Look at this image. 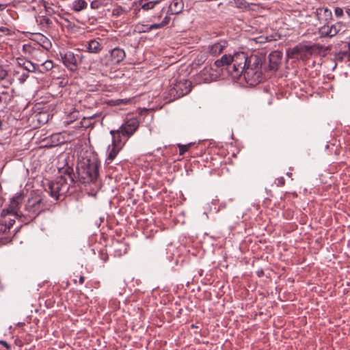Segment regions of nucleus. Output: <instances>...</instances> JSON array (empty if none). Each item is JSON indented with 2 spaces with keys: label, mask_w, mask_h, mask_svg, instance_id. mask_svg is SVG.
<instances>
[{
  "label": "nucleus",
  "mask_w": 350,
  "mask_h": 350,
  "mask_svg": "<svg viewBox=\"0 0 350 350\" xmlns=\"http://www.w3.org/2000/svg\"><path fill=\"white\" fill-rule=\"evenodd\" d=\"M161 1V0H153L150 1H147V0H140L139 5L142 10L148 11L153 9L155 5L159 4Z\"/></svg>",
  "instance_id": "nucleus-21"
},
{
  "label": "nucleus",
  "mask_w": 350,
  "mask_h": 350,
  "mask_svg": "<svg viewBox=\"0 0 350 350\" xmlns=\"http://www.w3.org/2000/svg\"><path fill=\"white\" fill-rule=\"evenodd\" d=\"M317 16L318 19L323 23H325L332 17V12L324 8H318L317 10Z\"/></svg>",
  "instance_id": "nucleus-19"
},
{
  "label": "nucleus",
  "mask_w": 350,
  "mask_h": 350,
  "mask_svg": "<svg viewBox=\"0 0 350 350\" xmlns=\"http://www.w3.org/2000/svg\"><path fill=\"white\" fill-rule=\"evenodd\" d=\"M214 66H215L217 68H219L224 66V63L221 62L220 59H217L214 62Z\"/></svg>",
  "instance_id": "nucleus-41"
},
{
  "label": "nucleus",
  "mask_w": 350,
  "mask_h": 350,
  "mask_svg": "<svg viewBox=\"0 0 350 350\" xmlns=\"http://www.w3.org/2000/svg\"><path fill=\"white\" fill-rule=\"evenodd\" d=\"M44 208L42 199L40 196H35L29 199L25 204V211L28 212V217L33 219L37 217Z\"/></svg>",
  "instance_id": "nucleus-8"
},
{
  "label": "nucleus",
  "mask_w": 350,
  "mask_h": 350,
  "mask_svg": "<svg viewBox=\"0 0 350 350\" xmlns=\"http://www.w3.org/2000/svg\"><path fill=\"white\" fill-rule=\"evenodd\" d=\"M53 68V62L51 60H46L41 64H38L37 70L39 72L44 73L51 70Z\"/></svg>",
  "instance_id": "nucleus-23"
},
{
  "label": "nucleus",
  "mask_w": 350,
  "mask_h": 350,
  "mask_svg": "<svg viewBox=\"0 0 350 350\" xmlns=\"http://www.w3.org/2000/svg\"><path fill=\"white\" fill-rule=\"evenodd\" d=\"M3 219L0 220V234H4L8 232L10 230L8 226H6V218L3 217Z\"/></svg>",
  "instance_id": "nucleus-27"
},
{
  "label": "nucleus",
  "mask_w": 350,
  "mask_h": 350,
  "mask_svg": "<svg viewBox=\"0 0 350 350\" xmlns=\"http://www.w3.org/2000/svg\"><path fill=\"white\" fill-rule=\"evenodd\" d=\"M16 62L20 67H22L28 72H35L37 70L38 64H33L25 58L18 57Z\"/></svg>",
  "instance_id": "nucleus-17"
},
{
  "label": "nucleus",
  "mask_w": 350,
  "mask_h": 350,
  "mask_svg": "<svg viewBox=\"0 0 350 350\" xmlns=\"http://www.w3.org/2000/svg\"><path fill=\"white\" fill-rule=\"evenodd\" d=\"M60 56L64 65L70 71H76L78 69L77 57L73 52L66 51L60 53Z\"/></svg>",
  "instance_id": "nucleus-9"
},
{
  "label": "nucleus",
  "mask_w": 350,
  "mask_h": 350,
  "mask_svg": "<svg viewBox=\"0 0 350 350\" xmlns=\"http://www.w3.org/2000/svg\"><path fill=\"white\" fill-rule=\"evenodd\" d=\"M5 8V5L3 3H0V10H3Z\"/></svg>",
  "instance_id": "nucleus-46"
},
{
  "label": "nucleus",
  "mask_w": 350,
  "mask_h": 350,
  "mask_svg": "<svg viewBox=\"0 0 350 350\" xmlns=\"http://www.w3.org/2000/svg\"><path fill=\"white\" fill-rule=\"evenodd\" d=\"M306 49V46H296L288 50L287 56L288 58H298V56Z\"/></svg>",
  "instance_id": "nucleus-20"
},
{
  "label": "nucleus",
  "mask_w": 350,
  "mask_h": 350,
  "mask_svg": "<svg viewBox=\"0 0 350 350\" xmlns=\"http://www.w3.org/2000/svg\"><path fill=\"white\" fill-rule=\"evenodd\" d=\"M13 216H14V215H13ZM16 217H14V218L6 219V226H8L9 230L14 225V224L15 223V218Z\"/></svg>",
  "instance_id": "nucleus-30"
},
{
  "label": "nucleus",
  "mask_w": 350,
  "mask_h": 350,
  "mask_svg": "<svg viewBox=\"0 0 350 350\" xmlns=\"http://www.w3.org/2000/svg\"><path fill=\"white\" fill-rule=\"evenodd\" d=\"M42 23H44L46 25H51L52 23L51 21L48 17H43L42 21Z\"/></svg>",
  "instance_id": "nucleus-40"
},
{
  "label": "nucleus",
  "mask_w": 350,
  "mask_h": 350,
  "mask_svg": "<svg viewBox=\"0 0 350 350\" xmlns=\"http://www.w3.org/2000/svg\"><path fill=\"white\" fill-rule=\"evenodd\" d=\"M10 30L5 27H0V33H3V35H9L10 34ZM1 36V34H0Z\"/></svg>",
  "instance_id": "nucleus-34"
},
{
  "label": "nucleus",
  "mask_w": 350,
  "mask_h": 350,
  "mask_svg": "<svg viewBox=\"0 0 350 350\" xmlns=\"http://www.w3.org/2000/svg\"><path fill=\"white\" fill-rule=\"evenodd\" d=\"M100 162L94 155L83 157L77 165V173L81 183L95 182L99 175Z\"/></svg>",
  "instance_id": "nucleus-2"
},
{
  "label": "nucleus",
  "mask_w": 350,
  "mask_h": 350,
  "mask_svg": "<svg viewBox=\"0 0 350 350\" xmlns=\"http://www.w3.org/2000/svg\"><path fill=\"white\" fill-rule=\"evenodd\" d=\"M114 137V136H112V144L109 146L107 149L108 153L106 159V162L107 164H109L113 161V159L122 149V147L125 144L124 142H116Z\"/></svg>",
  "instance_id": "nucleus-11"
},
{
  "label": "nucleus",
  "mask_w": 350,
  "mask_h": 350,
  "mask_svg": "<svg viewBox=\"0 0 350 350\" xmlns=\"http://www.w3.org/2000/svg\"><path fill=\"white\" fill-rule=\"evenodd\" d=\"M74 177L73 170L68 167L64 170L62 175L48 183L45 191L55 200L64 199L70 185L75 181Z\"/></svg>",
  "instance_id": "nucleus-1"
},
{
  "label": "nucleus",
  "mask_w": 350,
  "mask_h": 350,
  "mask_svg": "<svg viewBox=\"0 0 350 350\" xmlns=\"http://www.w3.org/2000/svg\"><path fill=\"white\" fill-rule=\"evenodd\" d=\"M163 25H161V23H154V24H152V25H150V31L153 30V29H161V28H163Z\"/></svg>",
  "instance_id": "nucleus-35"
},
{
  "label": "nucleus",
  "mask_w": 350,
  "mask_h": 350,
  "mask_svg": "<svg viewBox=\"0 0 350 350\" xmlns=\"http://www.w3.org/2000/svg\"><path fill=\"white\" fill-rule=\"evenodd\" d=\"M79 114V112L77 111H74L70 113V117L71 119L76 120L78 118L77 115Z\"/></svg>",
  "instance_id": "nucleus-38"
},
{
  "label": "nucleus",
  "mask_w": 350,
  "mask_h": 350,
  "mask_svg": "<svg viewBox=\"0 0 350 350\" xmlns=\"http://www.w3.org/2000/svg\"><path fill=\"white\" fill-rule=\"evenodd\" d=\"M228 46V42L226 40H220L218 42L208 46V52L213 55H218Z\"/></svg>",
  "instance_id": "nucleus-16"
},
{
  "label": "nucleus",
  "mask_w": 350,
  "mask_h": 350,
  "mask_svg": "<svg viewBox=\"0 0 350 350\" xmlns=\"http://www.w3.org/2000/svg\"><path fill=\"white\" fill-rule=\"evenodd\" d=\"M336 59L337 60H339V61L342 62V61H343L345 59V57L344 55H342V53H340V52H338V53L336 54Z\"/></svg>",
  "instance_id": "nucleus-36"
},
{
  "label": "nucleus",
  "mask_w": 350,
  "mask_h": 350,
  "mask_svg": "<svg viewBox=\"0 0 350 350\" xmlns=\"http://www.w3.org/2000/svg\"><path fill=\"white\" fill-rule=\"evenodd\" d=\"M346 13L347 14V15L350 18V8H347L346 9Z\"/></svg>",
  "instance_id": "nucleus-47"
},
{
  "label": "nucleus",
  "mask_w": 350,
  "mask_h": 350,
  "mask_svg": "<svg viewBox=\"0 0 350 350\" xmlns=\"http://www.w3.org/2000/svg\"><path fill=\"white\" fill-rule=\"evenodd\" d=\"M8 75L7 71L0 66V81L3 80Z\"/></svg>",
  "instance_id": "nucleus-33"
},
{
  "label": "nucleus",
  "mask_w": 350,
  "mask_h": 350,
  "mask_svg": "<svg viewBox=\"0 0 350 350\" xmlns=\"http://www.w3.org/2000/svg\"><path fill=\"white\" fill-rule=\"evenodd\" d=\"M126 57L123 49L115 47L109 51L108 53L100 57L99 64L103 68H112L119 65Z\"/></svg>",
  "instance_id": "nucleus-6"
},
{
  "label": "nucleus",
  "mask_w": 350,
  "mask_h": 350,
  "mask_svg": "<svg viewBox=\"0 0 350 350\" xmlns=\"http://www.w3.org/2000/svg\"><path fill=\"white\" fill-rule=\"evenodd\" d=\"M235 6L241 10H247L250 4L245 0H233Z\"/></svg>",
  "instance_id": "nucleus-26"
},
{
  "label": "nucleus",
  "mask_w": 350,
  "mask_h": 350,
  "mask_svg": "<svg viewBox=\"0 0 350 350\" xmlns=\"http://www.w3.org/2000/svg\"><path fill=\"white\" fill-rule=\"evenodd\" d=\"M127 12L128 11L125 8L120 5H117L112 10V16L115 17H119L126 14Z\"/></svg>",
  "instance_id": "nucleus-24"
},
{
  "label": "nucleus",
  "mask_w": 350,
  "mask_h": 350,
  "mask_svg": "<svg viewBox=\"0 0 350 350\" xmlns=\"http://www.w3.org/2000/svg\"><path fill=\"white\" fill-rule=\"evenodd\" d=\"M334 13L337 17H342L344 14L343 10L338 7L335 8Z\"/></svg>",
  "instance_id": "nucleus-32"
},
{
  "label": "nucleus",
  "mask_w": 350,
  "mask_h": 350,
  "mask_svg": "<svg viewBox=\"0 0 350 350\" xmlns=\"http://www.w3.org/2000/svg\"><path fill=\"white\" fill-rule=\"evenodd\" d=\"M170 20V17L166 16L163 18V20L161 22V25H163V27H165V25H167L169 23Z\"/></svg>",
  "instance_id": "nucleus-37"
},
{
  "label": "nucleus",
  "mask_w": 350,
  "mask_h": 350,
  "mask_svg": "<svg viewBox=\"0 0 350 350\" xmlns=\"http://www.w3.org/2000/svg\"><path fill=\"white\" fill-rule=\"evenodd\" d=\"M341 29V24L338 23L332 25H324L319 29V33L321 37H334Z\"/></svg>",
  "instance_id": "nucleus-12"
},
{
  "label": "nucleus",
  "mask_w": 350,
  "mask_h": 350,
  "mask_svg": "<svg viewBox=\"0 0 350 350\" xmlns=\"http://www.w3.org/2000/svg\"><path fill=\"white\" fill-rule=\"evenodd\" d=\"M8 94L6 91L0 92V103L3 102V96H7Z\"/></svg>",
  "instance_id": "nucleus-42"
},
{
  "label": "nucleus",
  "mask_w": 350,
  "mask_h": 350,
  "mask_svg": "<svg viewBox=\"0 0 350 350\" xmlns=\"http://www.w3.org/2000/svg\"><path fill=\"white\" fill-rule=\"evenodd\" d=\"M87 7L88 3L85 0H75L71 5L72 9L77 12L86 9Z\"/></svg>",
  "instance_id": "nucleus-22"
},
{
  "label": "nucleus",
  "mask_w": 350,
  "mask_h": 350,
  "mask_svg": "<svg viewBox=\"0 0 350 350\" xmlns=\"http://www.w3.org/2000/svg\"><path fill=\"white\" fill-rule=\"evenodd\" d=\"M23 196L21 194L17 195L13 197L9 204V206L6 209H3L1 213L2 217H5L7 215L13 214L14 217L19 216L18 208L20 204L22 203Z\"/></svg>",
  "instance_id": "nucleus-10"
},
{
  "label": "nucleus",
  "mask_w": 350,
  "mask_h": 350,
  "mask_svg": "<svg viewBox=\"0 0 350 350\" xmlns=\"http://www.w3.org/2000/svg\"><path fill=\"white\" fill-rule=\"evenodd\" d=\"M340 53L345 56L348 60H350V42L347 44V49L344 51H341Z\"/></svg>",
  "instance_id": "nucleus-29"
},
{
  "label": "nucleus",
  "mask_w": 350,
  "mask_h": 350,
  "mask_svg": "<svg viewBox=\"0 0 350 350\" xmlns=\"http://www.w3.org/2000/svg\"><path fill=\"white\" fill-rule=\"evenodd\" d=\"M84 281H85V278L84 276L83 275H81L80 278H79V282L80 284H83L84 283Z\"/></svg>",
  "instance_id": "nucleus-45"
},
{
  "label": "nucleus",
  "mask_w": 350,
  "mask_h": 350,
  "mask_svg": "<svg viewBox=\"0 0 350 350\" xmlns=\"http://www.w3.org/2000/svg\"><path fill=\"white\" fill-rule=\"evenodd\" d=\"M282 53L278 51L271 52L269 55V68L271 70L275 71L278 70L281 64Z\"/></svg>",
  "instance_id": "nucleus-15"
},
{
  "label": "nucleus",
  "mask_w": 350,
  "mask_h": 350,
  "mask_svg": "<svg viewBox=\"0 0 350 350\" xmlns=\"http://www.w3.org/2000/svg\"><path fill=\"white\" fill-rule=\"evenodd\" d=\"M0 343L2 344L4 347H5L7 349H9L10 347V345L4 340H0Z\"/></svg>",
  "instance_id": "nucleus-44"
},
{
  "label": "nucleus",
  "mask_w": 350,
  "mask_h": 350,
  "mask_svg": "<svg viewBox=\"0 0 350 350\" xmlns=\"http://www.w3.org/2000/svg\"><path fill=\"white\" fill-rule=\"evenodd\" d=\"M183 6L182 0H172L169 5L168 12L171 14H178L182 12Z\"/></svg>",
  "instance_id": "nucleus-18"
},
{
  "label": "nucleus",
  "mask_w": 350,
  "mask_h": 350,
  "mask_svg": "<svg viewBox=\"0 0 350 350\" xmlns=\"http://www.w3.org/2000/svg\"><path fill=\"white\" fill-rule=\"evenodd\" d=\"M131 101V99H126V98H125V99H118V100H116V105H122V104L127 105V104L130 103Z\"/></svg>",
  "instance_id": "nucleus-31"
},
{
  "label": "nucleus",
  "mask_w": 350,
  "mask_h": 350,
  "mask_svg": "<svg viewBox=\"0 0 350 350\" xmlns=\"http://www.w3.org/2000/svg\"><path fill=\"white\" fill-rule=\"evenodd\" d=\"M277 181H278V183H277L278 186H283L285 183V180L283 177L278 178L277 179Z\"/></svg>",
  "instance_id": "nucleus-39"
},
{
  "label": "nucleus",
  "mask_w": 350,
  "mask_h": 350,
  "mask_svg": "<svg viewBox=\"0 0 350 350\" xmlns=\"http://www.w3.org/2000/svg\"><path fill=\"white\" fill-rule=\"evenodd\" d=\"M217 72L211 66H205L198 74V77L206 83L212 81L217 77Z\"/></svg>",
  "instance_id": "nucleus-14"
},
{
  "label": "nucleus",
  "mask_w": 350,
  "mask_h": 350,
  "mask_svg": "<svg viewBox=\"0 0 350 350\" xmlns=\"http://www.w3.org/2000/svg\"><path fill=\"white\" fill-rule=\"evenodd\" d=\"M135 30L138 33H148L150 31V25L137 23L135 27Z\"/></svg>",
  "instance_id": "nucleus-25"
},
{
  "label": "nucleus",
  "mask_w": 350,
  "mask_h": 350,
  "mask_svg": "<svg viewBox=\"0 0 350 350\" xmlns=\"http://www.w3.org/2000/svg\"><path fill=\"white\" fill-rule=\"evenodd\" d=\"M246 61L243 63L241 76H243L246 82L254 85L260 81L262 78V61L257 55L247 57L245 53Z\"/></svg>",
  "instance_id": "nucleus-3"
},
{
  "label": "nucleus",
  "mask_w": 350,
  "mask_h": 350,
  "mask_svg": "<svg viewBox=\"0 0 350 350\" xmlns=\"http://www.w3.org/2000/svg\"><path fill=\"white\" fill-rule=\"evenodd\" d=\"M219 59L224 63V66H227V70L232 77L239 79L241 77L243 63L246 61L245 53H236L232 56L224 55Z\"/></svg>",
  "instance_id": "nucleus-4"
},
{
  "label": "nucleus",
  "mask_w": 350,
  "mask_h": 350,
  "mask_svg": "<svg viewBox=\"0 0 350 350\" xmlns=\"http://www.w3.org/2000/svg\"><path fill=\"white\" fill-rule=\"evenodd\" d=\"M139 126V122L136 118L127 119L117 130H111L110 134L114 136L116 142H124L136 132Z\"/></svg>",
  "instance_id": "nucleus-5"
},
{
  "label": "nucleus",
  "mask_w": 350,
  "mask_h": 350,
  "mask_svg": "<svg viewBox=\"0 0 350 350\" xmlns=\"http://www.w3.org/2000/svg\"><path fill=\"white\" fill-rule=\"evenodd\" d=\"M191 82L187 80L176 81L170 85L168 94L171 100H175L187 94L191 91Z\"/></svg>",
  "instance_id": "nucleus-7"
},
{
  "label": "nucleus",
  "mask_w": 350,
  "mask_h": 350,
  "mask_svg": "<svg viewBox=\"0 0 350 350\" xmlns=\"http://www.w3.org/2000/svg\"><path fill=\"white\" fill-rule=\"evenodd\" d=\"M45 8H46V12L50 13V12H49V10H48V8H47L46 7H45Z\"/></svg>",
  "instance_id": "nucleus-48"
},
{
  "label": "nucleus",
  "mask_w": 350,
  "mask_h": 350,
  "mask_svg": "<svg viewBox=\"0 0 350 350\" xmlns=\"http://www.w3.org/2000/svg\"><path fill=\"white\" fill-rule=\"evenodd\" d=\"M100 257L105 262H106L108 260V256L107 254L101 253Z\"/></svg>",
  "instance_id": "nucleus-43"
},
{
  "label": "nucleus",
  "mask_w": 350,
  "mask_h": 350,
  "mask_svg": "<svg viewBox=\"0 0 350 350\" xmlns=\"http://www.w3.org/2000/svg\"><path fill=\"white\" fill-rule=\"evenodd\" d=\"M191 144H188L187 145L178 144V147L179 148V154L180 155L184 154L188 150Z\"/></svg>",
  "instance_id": "nucleus-28"
},
{
  "label": "nucleus",
  "mask_w": 350,
  "mask_h": 350,
  "mask_svg": "<svg viewBox=\"0 0 350 350\" xmlns=\"http://www.w3.org/2000/svg\"><path fill=\"white\" fill-rule=\"evenodd\" d=\"M86 51L90 53L98 54L104 47L103 40L94 38L89 40L86 44Z\"/></svg>",
  "instance_id": "nucleus-13"
}]
</instances>
